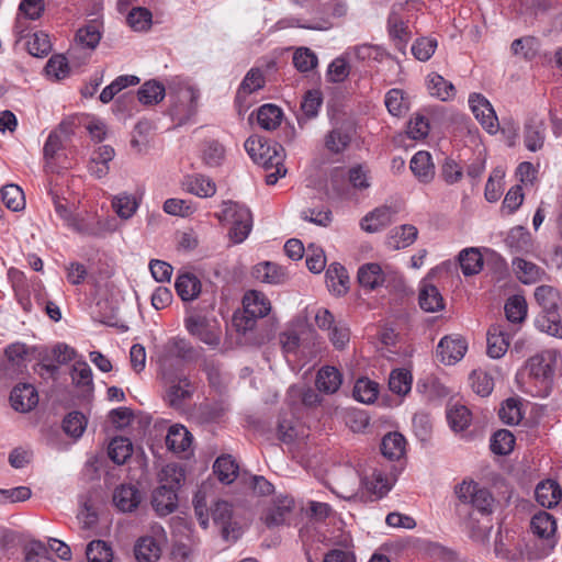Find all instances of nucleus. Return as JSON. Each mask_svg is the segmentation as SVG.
<instances>
[{"mask_svg": "<svg viewBox=\"0 0 562 562\" xmlns=\"http://www.w3.org/2000/svg\"><path fill=\"white\" fill-rule=\"evenodd\" d=\"M456 495L463 504L472 505L482 515H490L494 507V497L491 492L473 481H463L456 487Z\"/></svg>", "mask_w": 562, "mask_h": 562, "instance_id": "423d86ee", "label": "nucleus"}, {"mask_svg": "<svg viewBox=\"0 0 562 562\" xmlns=\"http://www.w3.org/2000/svg\"><path fill=\"white\" fill-rule=\"evenodd\" d=\"M183 186L188 192L200 198H210L216 193V184L203 175L187 177Z\"/></svg>", "mask_w": 562, "mask_h": 562, "instance_id": "f704fd0d", "label": "nucleus"}, {"mask_svg": "<svg viewBox=\"0 0 562 562\" xmlns=\"http://www.w3.org/2000/svg\"><path fill=\"white\" fill-rule=\"evenodd\" d=\"M191 392L189 380L187 378L179 379L167 392L168 402L172 407H181L183 401L191 395Z\"/></svg>", "mask_w": 562, "mask_h": 562, "instance_id": "6e6d98bb", "label": "nucleus"}, {"mask_svg": "<svg viewBox=\"0 0 562 562\" xmlns=\"http://www.w3.org/2000/svg\"><path fill=\"white\" fill-rule=\"evenodd\" d=\"M326 283L328 289L337 295L347 292L349 277L346 269L339 263H333L326 271Z\"/></svg>", "mask_w": 562, "mask_h": 562, "instance_id": "c9c22d12", "label": "nucleus"}, {"mask_svg": "<svg viewBox=\"0 0 562 562\" xmlns=\"http://www.w3.org/2000/svg\"><path fill=\"white\" fill-rule=\"evenodd\" d=\"M221 222L232 224L229 237L235 244L243 243L252 228V217L248 207L233 201H224L222 211L216 214Z\"/></svg>", "mask_w": 562, "mask_h": 562, "instance_id": "7ed1b4c3", "label": "nucleus"}, {"mask_svg": "<svg viewBox=\"0 0 562 562\" xmlns=\"http://www.w3.org/2000/svg\"><path fill=\"white\" fill-rule=\"evenodd\" d=\"M342 383V375L335 367L325 366L317 372L315 385L326 394L336 393Z\"/></svg>", "mask_w": 562, "mask_h": 562, "instance_id": "b1692460", "label": "nucleus"}, {"mask_svg": "<svg viewBox=\"0 0 562 562\" xmlns=\"http://www.w3.org/2000/svg\"><path fill=\"white\" fill-rule=\"evenodd\" d=\"M143 495L133 484H121L113 492V504L122 513H132L140 504Z\"/></svg>", "mask_w": 562, "mask_h": 562, "instance_id": "f8f14e48", "label": "nucleus"}, {"mask_svg": "<svg viewBox=\"0 0 562 562\" xmlns=\"http://www.w3.org/2000/svg\"><path fill=\"white\" fill-rule=\"evenodd\" d=\"M176 291L183 301H192L201 292V282L193 273H183L176 280Z\"/></svg>", "mask_w": 562, "mask_h": 562, "instance_id": "e433bc0d", "label": "nucleus"}, {"mask_svg": "<svg viewBox=\"0 0 562 562\" xmlns=\"http://www.w3.org/2000/svg\"><path fill=\"white\" fill-rule=\"evenodd\" d=\"M300 325L299 324H292L288 326L285 329L279 333L278 335V341L282 349L283 355L286 357L289 355H296L300 344H301V337H300Z\"/></svg>", "mask_w": 562, "mask_h": 562, "instance_id": "ea45409f", "label": "nucleus"}, {"mask_svg": "<svg viewBox=\"0 0 562 562\" xmlns=\"http://www.w3.org/2000/svg\"><path fill=\"white\" fill-rule=\"evenodd\" d=\"M406 449V439L400 432H389L382 438L381 452L390 460L401 459Z\"/></svg>", "mask_w": 562, "mask_h": 562, "instance_id": "7c9ffc66", "label": "nucleus"}, {"mask_svg": "<svg viewBox=\"0 0 562 562\" xmlns=\"http://www.w3.org/2000/svg\"><path fill=\"white\" fill-rule=\"evenodd\" d=\"M513 267L517 278L525 284L537 283L547 277L542 268L522 258H515Z\"/></svg>", "mask_w": 562, "mask_h": 562, "instance_id": "393cba45", "label": "nucleus"}, {"mask_svg": "<svg viewBox=\"0 0 562 562\" xmlns=\"http://www.w3.org/2000/svg\"><path fill=\"white\" fill-rule=\"evenodd\" d=\"M470 380L473 391L481 396H487L493 391V378L482 370H474L470 375Z\"/></svg>", "mask_w": 562, "mask_h": 562, "instance_id": "e2e57ef3", "label": "nucleus"}, {"mask_svg": "<svg viewBox=\"0 0 562 562\" xmlns=\"http://www.w3.org/2000/svg\"><path fill=\"white\" fill-rule=\"evenodd\" d=\"M244 316L239 319L235 317V324L238 330H249L255 326L257 318L267 316L271 310L270 301L267 296L256 290H250L243 297Z\"/></svg>", "mask_w": 562, "mask_h": 562, "instance_id": "39448f33", "label": "nucleus"}, {"mask_svg": "<svg viewBox=\"0 0 562 562\" xmlns=\"http://www.w3.org/2000/svg\"><path fill=\"white\" fill-rule=\"evenodd\" d=\"M504 310L507 321L520 323L527 315L526 300L520 295H514L506 301Z\"/></svg>", "mask_w": 562, "mask_h": 562, "instance_id": "603ef678", "label": "nucleus"}, {"mask_svg": "<svg viewBox=\"0 0 562 562\" xmlns=\"http://www.w3.org/2000/svg\"><path fill=\"white\" fill-rule=\"evenodd\" d=\"M225 158V148L217 140H207L204 144L202 159L209 167L220 166Z\"/></svg>", "mask_w": 562, "mask_h": 562, "instance_id": "13d9d810", "label": "nucleus"}, {"mask_svg": "<svg viewBox=\"0 0 562 562\" xmlns=\"http://www.w3.org/2000/svg\"><path fill=\"white\" fill-rule=\"evenodd\" d=\"M509 347V335L504 325H492L487 331V355L498 359L505 355Z\"/></svg>", "mask_w": 562, "mask_h": 562, "instance_id": "dca6fc26", "label": "nucleus"}, {"mask_svg": "<svg viewBox=\"0 0 562 562\" xmlns=\"http://www.w3.org/2000/svg\"><path fill=\"white\" fill-rule=\"evenodd\" d=\"M378 384L368 379H359L353 387V396L361 403H371L376 398Z\"/></svg>", "mask_w": 562, "mask_h": 562, "instance_id": "680f3d73", "label": "nucleus"}, {"mask_svg": "<svg viewBox=\"0 0 562 562\" xmlns=\"http://www.w3.org/2000/svg\"><path fill=\"white\" fill-rule=\"evenodd\" d=\"M515 445L514 435L507 429L497 430L491 439V450L499 456L508 454Z\"/></svg>", "mask_w": 562, "mask_h": 562, "instance_id": "5fc2aeb1", "label": "nucleus"}, {"mask_svg": "<svg viewBox=\"0 0 562 562\" xmlns=\"http://www.w3.org/2000/svg\"><path fill=\"white\" fill-rule=\"evenodd\" d=\"M510 49L515 56L531 60L539 54L540 42L533 36L520 37L512 43Z\"/></svg>", "mask_w": 562, "mask_h": 562, "instance_id": "c03bdc74", "label": "nucleus"}, {"mask_svg": "<svg viewBox=\"0 0 562 562\" xmlns=\"http://www.w3.org/2000/svg\"><path fill=\"white\" fill-rule=\"evenodd\" d=\"M188 333L210 347H217L221 342V329L202 315H190L184 319Z\"/></svg>", "mask_w": 562, "mask_h": 562, "instance_id": "0eeeda50", "label": "nucleus"}, {"mask_svg": "<svg viewBox=\"0 0 562 562\" xmlns=\"http://www.w3.org/2000/svg\"><path fill=\"white\" fill-rule=\"evenodd\" d=\"M427 87L429 93L441 101H449L456 95V88L452 82L447 81L442 76L436 72L428 75Z\"/></svg>", "mask_w": 562, "mask_h": 562, "instance_id": "72a5a7b5", "label": "nucleus"}, {"mask_svg": "<svg viewBox=\"0 0 562 562\" xmlns=\"http://www.w3.org/2000/svg\"><path fill=\"white\" fill-rule=\"evenodd\" d=\"M177 491L172 490L168 484L159 485L153 493V507L160 516L171 514L177 508Z\"/></svg>", "mask_w": 562, "mask_h": 562, "instance_id": "a211bd4d", "label": "nucleus"}, {"mask_svg": "<svg viewBox=\"0 0 562 562\" xmlns=\"http://www.w3.org/2000/svg\"><path fill=\"white\" fill-rule=\"evenodd\" d=\"M134 553L138 562H157L161 555V548L155 538L145 536L137 540Z\"/></svg>", "mask_w": 562, "mask_h": 562, "instance_id": "c756f323", "label": "nucleus"}, {"mask_svg": "<svg viewBox=\"0 0 562 562\" xmlns=\"http://www.w3.org/2000/svg\"><path fill=\"white\" fill-rule=\"evenodd\" d=\"M459 262L464 276L477 274L483 268V257L476 248L463 249L459 254Z\"/></svg>", "mask_w": 562, "mask_h": 562, "instance_id": "a19ab883", "label": "nucleus"}, {"mask_svg": "<svg viewBox=\"0 0 562 562\" xmlns=\"http://www.w3.org/2000/svg\"><path fill=\"white\" fill-rule=\"evenodd\" d=\"M418 231L415 226L405 224L394 227L386 237V246L390 249L398 250L411 246L417 238Z\"/></svg>", "mask_w": 562, "mask_h": 562, "instance_id": "4be33fe9", "label": "nucleus"}, {"mask_svg": "<svg viewBox=\"0 0 562 562\" xmlns=\"http://www.w3.org/2000/svg\"><path fill=\"white\" fill-rule=\"evenodd\" d=\"M412 374L406 369H395L389 379L390 390L397 395H406L412 389Z\"/></svg>", "mask_w": 562, "mask_h": 562, "instance_id": "8fccbe9b", "label": "nucleus"}, {"mask_svg": "<svg viewBox=\"0 0 562 562\" xmlns=\"http://www.w3.org/2000/svg\"><path fill=\"white\" fill-rule=\"evenodd\" d=\"M2 201L14 212L21 211L25 205L24 193L16 184H7L1 189Z\"/></svg>", "mask_w": 562, "mask_h": 562, "instance_id": "3c124183", "label": "nucleus"}, {"mask_svg": "<svg viewBox=\"0 0 562 562\" xmlns=\"http://www.w3.org/2000/svg\"><path fill=\"white\" fill-rule=\"evenodd\" d=\"M505 241L516 254L529 252L532 247L530 234L521 226L512 228Z\"/></svg>", "mask_w": 562, "mask_h": 562, "instance_id": "79ce46f5", "label": "nucleus"}, {"mask_svg": "<svg viewBox=\"0 0 562 562\" xmlns=\"http://www.w3.org/2000/svg\"><path fill=\"white\" fill-rule=\"evenodd\" d=\"M86 418L79 412L69 413L63 422L65 432L74 438H79L86 428Z\"/></svg>", "mask_w": 562, "mask_h": 562, "instance_id": "0e129e2a", "label": "nucleus"}, {"mask_svg": "<svg viewBox=\"0 0 562 562\" xmlns=\"http://www.w3.org/2000/svg\"><path fill=\"white\" fill-rule=\"evenodd\" d=\"M166 90L164 85L156 80L146 81L138 90L137 97L145 105L157 104L164 100Z\"/></svg>", "mask_w": 562, "mask_h": 562, "instance_id": "49530a36", "label": "nucleus"}, {"mask_svg": "<svg viewBox=\"0 0 562 562\" xmlns=\"http://www.w3.org/2000/svg\"><path fill=\"white\" fill-rule=\"evenodd\" d=\"M214 473L223 483L231 484L235 481L238 473V464L231 456L218 457L213 465Z\"/></svg>", "mask_w": 562, "mask_h": 562, "instance_id": "a18cd8bd", "label": "nucleus"}, {"mask_svg": "<svg viewBox=\"0 0 562 562\" xmlns=\"http://www.w3.org/2000/svg\"><path fill=\"white\" fill-rule=\"evenodd\" d=\"M384 103L389 113L393 116H402L408 110V102L404 95V91L397 88L386 92Z\"/></svg>", "mask_w": 562, "mask_h": 562, "instance_id": "09e8293b", "label": "nucleus"}, {"mask_svg": "<svg viewBox=\"0 0 562 562\" xmlns=\"http://www.w3.org/2000/svg\"><path fill=\"white\" fill-rule=\"evenodd\" d=\"M392 214L389 206L376 207L361 220L360 226L367 233H378L392 223Z\"/></svg>", "mask_w": 562, "mask_h": 562, "instance_id": "aec40b11", "label": "nucleus"}, {"mask_svg": "<svg viewBox=\"0 0 562 562\" xmlns=\"http://www.w3.org/2000/svg\"><path fill=\"white\" fill-rule=\"evenodd\" d=\"M530 528L532 533L542 541L546 553L555 547L557 521L553 515L543 510L536 513L530 520Z\"/></svg>", "mask_w": 562, "mask_h": 562, "instance_id": "6e6552de", "label": "nucleus"}, {"mask_svg": "<svg viewBox=\"0 0 562 562\" xmlns=\"http://www.w3.org/2000/svg\"><path fill=\"white\" fill-rule=\"evenodd\" d=\"M387 31L390 37L395 42L396 48L404 52L411 33L407 24L395 11H392L387 18Z\"/></svg>", "mask_w": 562, "mask_h": 562, "instance_id": "c85d7f7f", "label": "nucleus"}, {"mask_svg": "<svg viewBox=\"0 0 562 562\" xmlns=\"http://www.w3.org/2000/svg\"><path fill=\"white\" fill-rule=\"evenodd\" d=\"M27 48L31 55L36 57L46 56L50 49L52 44L49 37L44 32H36L27 41Z\"/></svg>", "mask_w": 562, "mask_h": 562, "instance_id": "69168bd1", "label": "nucleus"}, {"mask_svg": "<svg viewBox=\"0 0 562 562\" xmlns=\"http://www.w3.org/2000/svg\"><path fill=\"white\" fill-rule=\"evenodd\" d=\"M101 40V33L95 24H88L77 31L75 45L69 54L75 55L79 49L93 50Z\"/></svg>", "mask_w": 562, "mask_h": 562, "instance_id": "cd10ccee", "label": "nucleus"}, {"mask_svg": "<svg viewBox=\"0 0 562 562\" xmlns=\"http://www.w3.org/2000/svg\"><path fill=\"white\" fill-rule=\"evenodd\" d=\"M194 355L193 346L186 338L171 337L158 347L157 362L166 374L180 367L183 361L192 359Z\"/></svg>", "mask_w": 562, "mask_h": 562, "instance_id": "20e7f679", "label": "nucleus"}, {"mask_svg": "<svg viewBox=\"0 0 562 562\" xmlns=\"http://www.w3.org/2000/svg\"><path fill=\"white\" fill-rule=\"evenodd\" d=\"M293 64L299 71L307 72L316 67L317 57L310 48L301 47L294 53Z\"/></svg>", "mask_w": 562, "mask_h": 562, "instance_id": "774afa93", "label": "nucleus"}, {"mask_svg": "<svg viewBox=\"0 0 562 562\" xmlns=\"http://www.w3.org/2000/svg\"><path fill=\"white\" fill-rule=\"evenodd\" d=\"M252 277L263 283L282 284L286 281L288 274L279 265L263 261L252 268Z\"/></svg>", "mask_w": 562, "mask_h": 562, "instance_id": "6ab92c4d", "label": "nucleus"}, {"mask_svg": "<svg viewBox=\"0 0 562 562\" xmlns=\"http://www.w3.org/2000/svg\"><path fill=\"white\" fill-rule=\"evenodd\" d=\"M351 137L340 128L330 131L325 137L326 148L334 154L342 153L350 144Z\"/></svg>", "mask_w": 562, "mask_h": 562, "instance_id": "bf43d9fd", "label": "nucleus"}, {"mask_svg": "<svg viewBox=\"0 0 562 562\" xmlns=\"http://www.w3.org/2000/svg\"><path fill=\"white\" fill-rule=\"evenodd\" d=\"M193 437L191 432L182 425H172L166 436V446L175 453H181L189 450Z\"/></svg>", "mask_w": 562, "mask_h": 562, "instance_id": "bb28decb", "label": "nucleus"}, {"mask_svg": "<svg viewBox=\"0 0 562 562\" xmlns=\"http://www.w3.org/2000/svg\"><path fill=\"white\" fill-rule=\"evenodd\" d=\"M546 139V125L542 120L530 119L525 125L524 142L530 151H538L543 147Z\"/></svg>", "mask_w": 562, "mask_h": 562, "instance_id": "5701e85b", "label": "nucleus"}, {"mask_svg": "<svg viewBox=\"0 0 562 562\" xmlns=\"http://www.w3.org/2000/svg\"><path fill=\"white\" fill-rule=\"evenodd\" d=\"M362 483L374 499L385 496L393 485V481L380 471H374L370 477L363 479Z\"/></svg>", "mask_w": 562, "mask_h": 562, "instance_id": "4c0bfd02", "label": "nucleus"}, {"mask_svg": "<svg viewBox=\"0 0 562 562\" xmlns=\"http://www.w3.org/2000/svg\"><path fill=\"white\" fill-rule=\"evenodd\" d=\"M418 301L420 308L428 313H435L445 307L441 293L427 279L420 282Z\"/></svg>", "mask_w": 562, "mask_h": 562, "instance_id": "2eb2a0df", "label": "nucleus"}, {"mask_svg": "<svg viewBox=\"0 0 562 562\" xmlns=\"http://www.w3.org/2000/svg\"><path fill=\"white\" fill-rule=\"evenodd\" d=\"M114 156L115 151L111 146H100L90 158L88 166L90 175L98 179L105 177L110 171L109 164L113 160Z\"/></svg>", "mask_w": 562, "mask_h": 562, "instance_id": "f3484780", "label": "nucleus"}, {"mask_svg": "<svg viewBox=\"0 0 562 562\" xmlns=\"http://www.w3.org/2000/svg\"><path fill=\"white\" fill-rule=\"evenodd\" d=\"M537 503L543 508H555L562 503V488L557 481L544 480L535 488Z\"/></svg>", "mask_w": 562, "mask_h": 562, "instance_id": "ddd939ff", "label": "nucleus"}, {"mask_svg": "<svg viewBox=\"0 0 562 562\" xmlns=\"http://www.w3.org/2000/svg\"><path fill=\"white\" fill-rule=\"evenodd\" d=\"M353 54V56L361 61H381L384 56V50L378 45L361 44L349 48L347 54Z\"/></svg>", "mask_w": 562, "mask_h": 562, "instance_id": "052dcab7", "label": "nucleus"}, {"mask_svg": "<svg viewBox=\"0 0 562 562\" xmlns=\"http://www.w3.org/2000/svg\"><path fill=\"white\" fill-rule=\"evenodd\" d=\"M140 198L127 192H121L112 198V207L122 220L131 218L137 211Z\"/></svg>", "mask_w": 562, "mask_h": 562, "instance_id": "2f4dec72", "label": "nucleus"}, {"mask_svg": "<svg viewBox=\"0 0 562 562\" xmlns=\"http://www.w3.org/2000/svg\"><path fill=\"white\" fill-rule=\"evenodd\" d=\"M447 418L454 431L464 430L471 423V412L463 405H453L447 412Z\"/></svg>", "mask_w": 562, "mask_h": 562, "instance_id": "864d4df0", "label": "nucleus"}, {"mask_svg": "<svg viewBox=\"0 0 562 562\" xmlns=\"http://www.w3.org/2000/svg\"><path fill=\"white\" fill-rule=\"evenodd\" d=\"M10 401L15 411L26 413L37 405L38 394L32 384H19L11 391Z\"/></svg>", "mask_w": 562, "mask_h": 562, "instance_id": "4468645a", "label": "nucleus"}, {"mask_svg": "<svg viewBox=\"0 0 562 562\" xmlns=\"http://www.w3.org/2000/svg\"><path fill=\"white\" fill-rule=\"evenodd\" d=\"M409 168L423 183H429L435 177V166L428 151H417L411 159Z\"/></svg>", "mask_w": 562, "mask_h": 562, "instance_id": "412c9836", "label": "nucleus"}, {"mask_svg": "<svg viewBox=\"0 0 562 562\" xmlns=\"http://www.w3.org/2000/svg\"><path fill=\"white\" fill-rule=\"evenodd\" d=\"M557 359L558 352L555 350H544L531 357L527 362L530 376L541 381L547 387L553 376Z\"/></svg>", "mask_w": 562, "mask_h": 562, "instance_id": "1a4fd4ad", "label": "nucleus"}, {"mask_svg": "<svg viewBox=\"0 0 562 562\" xmlns=\"http://www.w3.org/2000/svg\"><path fill=\"white\" fill-rule=\"evenodd\" d=\"M469 105L475 119L490 134H496L499 127L496 113L490 101L480 93L469 97Z\"/></svg>", "mask_w": 562, "mask_h": 562, "instance_id": "9d476101", "label": "nucleus"}, {"mask_svg": "<svg viewBox=\"0 0 562 562\" xmlns=\"http://www.w3.org/2000/svg\"><path fill=\"white\" fill-rule=\"evenodd\" d=\"M283 113L280 108L274 104H263L257 113V122L263 130L273 131L282 121Z\"/></svg>", "mask_w": 562, "mask_h": 562, "instance_id": "37998d69", "label": "nucleus"}, {"mask_svg": "<svg viewBox=\"0 0 562 562\" xmlns=\"http://www.w3.org/2000/svg\"><path fill=\"white\" fill-rule=\"evenodd\" d=\"M89 562H111L113 559L112 548L102 540L91 541L86 550Z\"/></svg>", "mask_w": 562, "mask_h": 562, "instance_id": "4d7b16f0", "label": "nucleus"}, {"mask_svg": "<svg viewBox=\"0 0 562 562\" xmlns=\"http://www.w3.org/2000/svg\"><path fill=\"white\" fill-rule=\"evenodd\" d=\"M265 86V76L259 68H251L243 79L236 93V102L243 104L247 97L262 89Z\"/></svg>", "mask_w": 562, "mask_h": 562, "instance_id": "a878e982", "label": "nucleus"}, {"mask_svg": "<svg viewBox=\"0 0 562 562\" xmlns=\"http://www.w3.org/2000/svg\"><path fill=\"white\" fill-rule=\"evenodd\" d=\"M468 349L467 341L460 336H445L437 346V357L445 364H453L460 361Z\"/></svg>", "mask_w": 562, "mask_h": 562, "instance_id": "9b49d317", "label": "nucleus"}, {"mask_svg": "<svg viewBox=\"0 0 562 562\" xmlns=\"http://www.w3.org/2000/svg\"><path fill=\"white\" fill-rule=\"evenodd\" d=\"M359 284L368 290H374L384 283V273L378 263H366L358 270Z\"/></svg>", "mask_w": 562, "mask_h": 562, "instance_id": "473e14b6", "label": "nucleus"}, {"mask_svg": "<svg viewBox=\"0 0 562 562\" xmlns=\"http://www.w3.org/2000/svg\"><path fill=\"white\" fill-rule=\"evenodd\" d=\"M133 448L130 439L116 437L111 440L108 449L110 459L116 464H123L132 454Z\"/></svg>", "mask_w": 562, "mask_h": 562, "instance_id": "de8ad7c7", "label": "nucleus"}, {"mask_svg": "<svg viewBox=\"0 0 562 562\" xmlns=\"http://www.w3.org/2000/svg\"><path fill=\"white\" fill-rule=\"evenodd\" d=\"M535 299L542 308L541 314L536 319L537 328L550 336L562 338V323L557 313L558 291L550 285H540L535 291Z\"/></svg>", "mask_w": 562, "mask_h": 562, "instance_id": "f03ea898", "label": "nucleus"}, {"mask_svg": "<svg viewBox=\"0 0 562 562\" xmlns=\"http://www.w3.org/2000/svg\"><path fill=\"white\" fill-rule=\"evenodd\" d=\"M293 504V499L289 497H283L274 503L265 517L266 525L274 527L284 524L292 512Z\"/></svg>", "mask_w": 562, "mask_h": 562, "instance_id": "58836bf2", "label": "nucleus"}, {"mask_svg": "<svg viewBox=\"0 0 562 562\" xmlns=\"http://www.w3.org/2000/svg\"><path fill=\"white\" fill-rule=\"evenodd\" d=\"M245 149L250 158L266 170L274 169V171L266 175V183L273 186L279 178L286 175L283 147L274 142L265 139L260 136H250L245 142Z\"/></svg>", "mask_w": 562, "mask_h": 562, "instance_id": "f257e3e1", "label": "nucleus"}, {"mask_svg": "<svg viewBox=\"0 0 562 562\" xmlns=\"http://www.w3.org/2000/svg\"><path fill=\"white\" fill-rule=\"evenodd\" d=\"M126 21L133 30L145 31L151 23V13L149 10L142 7L133 8Z\"/></svg>", "mask_w": 562, "mask_h": 562, "instance_id": "338daca9", "label": "nucleus"}]
</instances>
